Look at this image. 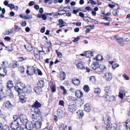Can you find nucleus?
I'll return each instance as SVG.
<instances>
[{
    "label": "nucleus",
    "instance_id": "obj_1",
    "mask_svg": "<svg viewBox=\"0 0 130 130\" xmlns=\"http://www.w3.org/2000/svg\"><path fill=\"white\" fill-rule=\"evenodd\" d=\"M26 87L25 84L22 82H20L16 84L14 87L15 90L19 93H21Z\"/></svg>",
    "mask_w": 130,
    "mask_h": 130
},
{
    "label": "nucleus",
    "instance_id": "obj_2",
    "mask_svg": "<svg viewBox=\"0 0 130 130\" xmlns=\"http://www.w3.org/2000/svg\"><path fill=\"white\" fill-rule=\"evenodd\" d=\"M41 104L38 100H36L34 104L32 105V107L34 108L33 111L34 113L39 114L41 113L40 110L39 108L41 107Z\"/></svg>",
    "mask_w": 130,
    "mask_h": 130
},
{
    "label": "nucleus",
    "instance_id": "obj_3",
    "mask_svg": "<svg viewBox=\"0 0 130 130\" xmlns=\"http://www.w3.org/2000/svg\"><path fill=\"white\" fill-rule=\"evenodd\" d=\"M27 74L29 75H32L34 73L37 74V70L34 66H30L28 67L26 71Z\"/></svg>",
    "mask_w": 130,
    "mask_h": 130
},
{
    "label": "nucleus",
    "instance_id": "obj_4",
    "mask_svg": "<svg viewBox=\"0 0 130 130\" xmlns=\"http://www.w3.org/2000/svg\"><path fill=\"white\" fill-rule=\"evenodd\" d=\"M34 113V114H32V119L33 121L36 122L40 121L42 120V116L40 114L41 113H39V114Z\"/></svg>",
    "mask_w": 130,
    "mask_h": 130
},
{
    "label": "nucleus",
    "instance_id": "obj_5",
    "mask_svg": "<svg viewBox=\"0 0 130 130\" xmlns=\"http://www.w3.org/2000/svg\"><path fill=\"white\" fill-rule=\"evenodd\" d=\"M19 126V121H13L11 123V127L13 130H16Z\"/></svg>",
    "mask_w": 130,
    "mask_h": 130
},
{
    "label": "nucleus",
    "instance_id": "obj_6",
    "mask_svg": "<svg viewBox=\"0 0 130 130\" xmlns=\"http://www.w3.org/2000/svg\"><path fill=\"white\" fill-rule=\"evenodd\" d=\"M20 120V122L23 124L26 123L28 121L26 116L23 114H21L19 117Z\"/></svg>",
    "mask_w": 130,
    "mask_h": 130
},
{
    "label": "nucleus",
    "instance_id": "obj_7",
    "mask_svg": "<svg viewBox=\"0 0 130 130\" xmlns=\"http://www.w3.org/2000/svg\"><path fill=\"white\" fill-rule=\"evenodd\" d=\"M67 126L66 125L62 124L59 126V130H67ZM72 127L71 126L69 127L68 128V130H71Z\"/></svg>",
    "mask_w": 130,
    "mask_h": 130
},
{
    "label": "nucleus",
    "instance_id": "obj_8",
    "mask_svg": "<svg viewBox=\"0 0 130 130\" xmlns=\"http://www.w3.org/2000/svg\"><path fill=\"white\" fill-rule=\"evenodd\" d=\"M69 110L71 112H73L76 110L77 108L74 104H72L69 105L68 107Z\"/></svg>",
    "mask_w": 130,
    "mask_h": 130
},
{
    "label": "nucleus",
    "instance_id": "obj_9",
    "mask_svg": "<svg viewBox=\"0 0 130 130\" xmlns=\"http://www.w3.org/2000/svg\"><path fill=\"white\" fill-rule=\"evenodd\" d=\"M111 120L110 117L108 115L104 116L103 117V121L105 124H107L109 121Z\"/></svg>",
    "mask_w": 130,
    "mask_h": 130
},
{
    "label": "nucleus",
    "instance_id": "obj_10",
    "mask_svg": "<svg viewBox=\"0 0 130 130\" xmlns=\"http://www.w3.org/2000/svg\"><path fill=\"white\" fill-rule=\"evenodd\" d=\"M36 123L35 124L34 128L37 129H38L41 127V123L40 121H36Z\"/></svg>",
    "mask_w": 130,
    "mask_h": 130
},
{
    "label": "nucleus",
    "instance_id": "obj_11",
    "mask_svg": "<svg viewBox=\"0 0 130 130\" xmlns=\"http://www.w3.org/2000/svg\"><path fill=\"white\" fill-rule=\"evenodd\" d=\"M25 125H27L26 127L28 129L32 130L34 128L33 125L31 122L28 121L26 123Z\"/></svg>",
    "mask_w": 130,
    "mask_h": 130
},
{
    "label": "nucleus",
    "instance_id": "obj_12",
    "mask_svg": "<svg viewBox=\"0 0 130 130\" xmlns=\"http://www.w3.org/2000/svg\"><path fill=\"white\" fill-rule=\"evenodd\" d=\"M73 83L75 86H77L80 84L79 79L76 78H74L72 79Z\"/></svg>",
    "mask_w": 130,
    "mask_h": 130
},
{
    "label": "nucleus",
    "instance_id": "obj_13",
    "mask_svg": "<svg viewBox=\"0 0 130 130\" xmlns=\"http://www.w3.org/2000/svg\"><path fill=\"white\" fill-rule=\"evenodd\" d=\"M116 4V5L117 6V8L116 9V10H113L112 13L114 15L118 16L119 12L117 10L118 9H119L120 7L117 4Z\"/></svg>",
    "mask_w": 130,
    "mask_h": 130
},
{
    "label": "nucleus",
    "instance_id": "obj_14",
    "mask_svg": "<svg viewBox=\"0 0 130 130\" xmlns=\"http://www.w3.org/2000/svg\"><path fill=\"white\" fill-rule=\"evenodd\" d=\"M66 77V74L64 72L61 71L60 73V78L61 80H62L65 79Z\"/></svg>",
    "mask_w": 130,
    "mask_h": 130
},
{
    "label": "nucleus",
    "instance_id": "obj_15",
    "mask_svg": "<svg viewBox=\"0 0 130 130\" xmlns=\"http://www.w3.org/2000/svg\"><path fill=\"white\" fill-rule=\"evenodd\" d=\"M112 128L114 130H120L119 126H118V124L116 123H113L111 124Z\"/></svg>",
    "mask_w": 130,
    "mask_h": 130
},
{
    "label": "nucleus",
    "instance_id": "obj_16",
    "mask_svg": "<svg viewBox=\"0 0 130 130\" xmlns=\"http://www.w3.org/2000/svg\"><path fill=\"white\" fill-rule=\"evenodd\" d=\"M75 93L76 95L78 98H80L83 96V93L80 90H78L76 91Z\"/></svg>",
    "mask_w": 130,
    "mask_h": 130
},
{
    "label": "nucleus",
    "instance_id": "obj_17",
    "mask_svg": "<svg viewBox=\"0 0 130 130\" xmlns=\"http://www.w3.org/2000/svg\"><path fill=\"white\" fill-rule=\"evenodd\" d=\"M105 78L107 80L110 81L112 78L111 74L110 73H106L105 75Z\"/></svg>",
    "mask_w": 130,
    "mask_h": 130
},
{
    "label": "nucleus",
    "instance_id": "obj_18",
    "mask_svg": "<svg viewBox=\"0 0 130 130\" xmlns=\"http://www.w3.org/2000/svg\"><path fill=\"white\" fill-rule=\"evenodd\" d=\"M91 68L94 70L97 69L99 67V63L97 62H94L91 66Z\"/></svg>",
    "mask_w": 130,
    "mask_h": 130
},
{
    "label": "nucleus",
    "instance_id": "obj_19",
    "mask_svg": "<svg viewBox=\"0 0 130 130\" xmlns=\"http://www.w3.org/2000/svg\"><path fill=\"white\" fill-rule=\"evenodd\" d=\"M6 93L7 95L9 96L11 98H13V94L11 90V89L10 88L7 89V90L6 91Z\"/></svg>",
    "mask_w": 130,
    "mask_h": 130
},
{
    "label": "nucleus",
    "instance_id": "obj_20",
    "mask_svg": "<svg viewBox=\"0 0 130 130\" xmlns=\"http://www.w3.org/2000/svg\"><path fill=\"white\" fill-rule=\"evenodd\" d=\"M20 102L22 103H24L26 101L25 97L23 95H21L19 97Z\"/></svg>",
    "mask_w": 130,
    "mask_h": 130
},
{
    "label": "nucleus",
    "instance_id": "obj_21",
    "mask_svg": "<svg viewBox=\"0 0 130 130\" xmlns=\"http://www.w3.org/2000/svg\"><path fill=\"white\" fill-rule=\"evenodd\" d=\"M6 73V70L5 68H0V74L4 77Z\"/></svg>",
    "mask_w": 130,
    "mask_h": 130
},
{
    "label": "nucleus",
    "instance_id": "obj_22",
    "mask_svg": "<svg viewBox=\"0 0 130 130\" xmlns=\"http://www.w3.org/2000/svg\"><path fill=\"white\" fill-rule=\"evenodd\" d=\"M24 92H26L27 93H31L32 91V88L31 86H28L24 90Z\"/></svg>",
    "mask_w": 130,
    "mask_h": 130
},
{
    "label": "nucleus",
    "instance_id": "obj_23",
    "mask_svg": "<svg viewBox=\"0 0 130 130\" xmlns=\"http://www.w3.org/2000/svg\"><path fill=\"white\" fill-rule=\"evenodd\" d=\"M85 56L86 57H90L93 56V52L90 51H87L85 53Z\"/></svg>",
    "mask_w": 130,
    "mask_h": 130
},
{
    "label": "nucleus",
    "instance_id": "obj_24",
    "mask_svg": "<svg viewBox=\"0 0 130 130\" xmlns=\"http://www.w3.org/2000/svg\"><path fill=\"white\" fill-rule=\"evenodd\" d=\"M104 90L107 93H110L111 92V89L110 86H107L105 87Z\"/></svg>",
    "mask_w": 130,
    "mask_h": 130
},
{
    "label": "nucleus",
    "instance_id": "obj_25",
    "mask_svg": "<svg viewBox=\"0 0 130 130\" xmlns=\"http://www.w3.org/2000/svg\"><path fill=\"white\" fill-rule=\"evenodd\" d=\"M125 95V91L122 90H121L119 92V96L121 99H122L123 96Z\"/></svg>",
    "mask_w": 130,
    "mask_h": 130
},
{
    "label": "nucleus",
    "instance_id": "obj_26",
    "mask_svg": "<svg viewBox=\"0 0 130 130\" xmlns=\"http://www.w3.org/2000/svg\"><path fill=\"white\" fill-rule=\"evenodd\" d=\"M126 130H130V120L128 119L125 122Z\"/></svg>",
    "mask_w": 130,
    "mask_h": 130
},
{
    "label": "nucleus",
    "instance_id": "obj_27",
    "mask_svg": "<svg viewBox=\"0 0 130 130\" xmlns=\"http://www.w3.org/2000/svg\"><path fill=\"white\" fill-rule=\"evenodd\" d=\"M84 109L86 111H89L91 110V107L89 104H86L84 106Z\"/></svg>",
    "mask_w": 130,
    "mask_h": 130
},
{
    "label": "nucleus",
    "instance_id": "obj_28",
    "mask_svg": "<svg viewBox=\"0 0 130 130\" xmlns=\"http://www.w3.org/2000/svg\"><path fill=\"white\" fill-rule=\"evenodd\" d=\"M34 90L35 92L38 94H39L42 91L41 87H36L35 88Z\"/></svg>",
    "mask_w": 130,
    "mask_h": 130
},
{
    "label": "nucleus",
    "instance_id": "obj_29",
    "mask_svg": "<svg viewBox=\"0 0 130 130\" xmlns=\"http://www.w3.org/2000/svg\"><path fill=\"white\" fill-rule=\"evenodd\" d=\"M76 66L77 68L80 69H85V68L84 66L82 64V63L79 62L76 65Z\"/></svg>",
    "mask_w": 130,
    "mask_h": 130
},
{
    "label": "nucleus",
    "instance_id": "obj_30",
    "mask_svg": "<svg viewBox=\"0 0 130 130\" xmlns=\"http://www.w3.org/2000/svg\"><path fill=\"white\" fill-rule=\"evenodd\" d=\"M59 24L58 25H60V27H62L65 26V24H66L65 22H63V21L62 19H60L58 21Z\"/></svg>",
    "mask_w": 130,
    "mask_h": 130
},
{
    "label": "nucleus",
    "instance_id": "obj_31",
    "mask_svg": "<svg viewBox=\"0 0 130 130\" xmlns=\"http://www.w3.org/2000/svg\"><path fill=\"white\" fill-rule=\"evenodd\" d=\"M76 113L77 114L78 116H80L81 118L84 116V113L82 110H79L76 112Z\"/></svg>",
    "mask_w": 130,
    "mask_h": 130
},
{
    "label": "nucleus",
    "instance_id": "obj_32",
    "mask_svg": "<svg viewBox=\"0 0 130 130\" xmlns=\"http://www.w3.org/2000/svg\"><path fill=\"white\" fill-rule=\"evenodd\" d=\"M10 65L11 68H14L17 67V64L16 62L13 61L10 64Z\"/></svg>",
    "mask_w": 130,
    "mask_h": 130
},
{
    "label": "nucleus",
    "instance_id": "obj_33",
    "mask_svg": "<svg viewBox=\"0 0 130 130\" xmlns=\"http://www.w3.org/2000/svg\"><path fill=\"white\" fill-rule=\"evenodd\" d=\"M6 106L7 107L10 108L13 107V105L11 104L9 101H8L6 103Z\"/></svg>",
    "mask_w": 130,
    "mask_h": 130
},
{
    "label": "nucleus",
    "instance_id": "obj_34",
    "mask_svg": "<svg viewBox=\"0 0 130 130\" xmlns=\"http://www.w3.org/2000/svg\"><path fill=\"white\" fill-rule=\"evenodd\" d=\"M24 46L27 50L28 51H31L32 49L31 46L29 44H28L27 47L25 45H24Z\"/></svg>",
    "mask_w": 130,
    "mask_h": 130
},
{
    "label": "nucleus",
    "instance_id": "obj_35",
    "mask_svg": "<svg viewBox=\"0 0 130 130\" xmlns=\"http://www.w3.org/2000/svg\"><path fill=\"white\" fill-rule=\"evenodd\" d=\"M38 85L39 86V87H43L44 85V81L42 80H39L38 83Z\"/></svg>",
    "mask_w": 130,
    "mask_h": 130
},
{
    "label": "nucleus",
    "instance_id": "obj_36",
    "mask_svg": "<svg viewBox=\"0 0 130 130\" xmlns=\"http://www.w3.org/2000/svg\"><path fill=\"white\" fill-rule=\"evenodd\" d=\"M83 89L86 92H88L90 90V88L88 86L86 85L84 86Z\"/></svg>",
    "mask_w": 130,
    "mask_h": 130
},
{
    "label": "nucleus",
    "instance_id": "obj_37",
    "mask_svg": "<svg viewBox=\"0 0 130 130\" xmlns=\"http://www.w3.org/2000/svg\"><path fill=\"white\" fill-rule=\"evenodd\" d=\"M101 92V91L99 88H97L95 89L94 90V92L97 94H99Z\"/></svg>",
    "mask_w": 130,
    "mask_h": 130
},
{
    "label": "nucleus",
    "instance_id": "obj_38",
    "mask_svg": "<svg viewBox=\"0 0 130 130\" xmlns=\"http://www.w3.org/2000/svg\"><path fill=\"white\" fill-rule=\"evenodd\" d=\"M27 125H24V124H23L21 125L20 127V130H27V128L26 127Z\"/></svg>",
    "mask_w": 130,
    "mask_h": 130
},
{
    "label": "nucleus",
    "instance_id": "obj_39",
    "mask_svg": "<svg viewBox=\"0 0 130 130\" xmlns=\"http://www.w3.org/2000/svg\"><path fill=\"white\" fill-rule=\"evenodd\" d=\"M105 127L106 130H110L112 127V126H111V124H110L108 123Z\"/></svg>",
    "mask_w": 130,
    "mask_h": 130
},
{
    "label": "nucleus",
    "instance_id": "obj_40",
    "mask_svg": "<svg viewBox=\"0 0 130 130\" xmlns=\"http://www.w3.org/2000/svg\"><path fill=\"white\" fill-rule=\"evenodd\" d=\"M56 53L58 57L59 58H61L62 56V53L59 52H58L57 50H55Z\"/></svg>",
    "mask_w": 130,
    "mask_h": 130
},
{
    "label": "nucleus",
    "instance_id": "obj_41",
    "mask_svg": "<svg viewBox=\"0 0 130 130\" xmlns=\"http://www.w3.org/2000/svg\"><path fill=\"white\" fill-rule=\"evenodd\" d=\"M13 118L14 119L13 121L16 120L17 121H19L20 120L19 117L17 115H14Z\"/></svg>",
    "mask_w": 130,
    "mask_h": 130
},
{
    "label": "nucleus",
    "instance_id": "obj_42",
    "mask_svg": "<svg viewBox=\"0 0 130 130\" xmlns=\"http://www.w3.org/2000/svg\"><path fill=\"white\" fill-rule=\"evenodd\" d=\"M99 68L102 70H104L106 69V67L103 64H100L99 66Z\"/></svg>",
    "mask_w": 130,
    "mask_h": 130
},
{
    "label": "nucleus",
    "instance_id": "obj_43",
    "mask_svg": "<svg viewBox=\"0 0 130 130\" xmlns=\"http://www.w3.org/2000/svg\"><path fill=\"white\" fill-rule=\"evenodd\" d=\"M126 38L125 40L126 41H130V34H127L126 36Z\"/></svg>",
    "mask_w": 130,
    "mask_h": 130
},
{
    "label": "nucleus",
    "instance_id": "obj_44",
    "mask_svg": "<svg viewBox=\"0 0 130 130\" xmlns=\"http://www.w3.org/2000/svg\"><path fill=\"white\" fill-rule=\"evenodd\" d=\"M60 88L61 89H62L63 90V94L64 95L66 94L67 93V91L65 89V88L62 86H60Z\"/></svg>",
    "mask_w": 130,
    "mask_h": 130
},
{
    "label": "nucleus",
    "instance_id": "obj_45",
    "mask_svg": "<svg viewBox=\"0 0 130 130\" xmlns=\"http://www.w3.org/2000/svg\"><path fill=\"white\" fill-rule=\"evenodd\" d=\"M50 87L52 89V91L53 92H55L56 90V88L55 85H53L50 86Z\"/></svg>",
    "mask_w": 130,
    "mask_h": 130
},
{
    "label": "nucleus",
    "instance_id": "obj_46",
    "mask_svg": "<svg viewBox=\"0 0 130 130\" xmlns=\"http://www.w3.org/2000/svg\"><path fill=\"white\" fill-rule=\"evenodd\" d=\"M111 3H112V4H108V6L109 7L111 8H113L115 6V5H116L115 3H114L113 2H111Z\"/></svg>",
    "mask_w": 130,
    "mask_h": 130
},
{
    "label": "nucleus",
    "instance_id": "obj_47",
    "mask_svg": "<svg viewBox=\"0 0 130 130\" xmlns=\"http://www.w3.org/2000/svg\"><path fill=\"white\" fill-rule=\"evenodd\" d=\"M115 99L114 96H110L108 101L113 102L115 101Z\"/></svg>",
    "mask_w": 130,
    "mask_h": 130
},
{
    "label": "nucleus",
    "instance_id": "obj_48",
    "mask_svg": "<svg viewBox=\"0 0 130 130\" xmlns=\"http://www.w3.org/2000/svg\"><path fill=\"white\" fill-rule=\"evenodd\" d=\"M115 99L114 96H110L108 101L113 102L115 101Z\"/></svg>",
    "mask_w": 130,
    "mask_h": 130
},
{
    "label": "nucleus",
    "instance_id": "obj_49",
    "mask_svg": "<svg viewBox=\"0 0 130 130\" xmlns=\"http://www.w3.org/2000/svg\"><path fill=\"white\" fill-rule=\"evenodd\" d=\"M2 129V130H10L9 127L7 125L4 126Z\"/></svg>",
    "mask_w": 130,
    "mask_h": 130
},
{
    "label": "nucleus",
    "instance_id": "obj_50",
    "mask_svg": "<svg viewBox=\"0 0 130 130\" xmlns=\"http://www.w3.org/2000/svg\"><path fill=\"white\" fill-rule=\"evenodd\" d=\"M47 13L45 12L44 13L42 14V18L43 20H45L46 19V17Z\"/></svg>",
    "mask_w": 130,
    "mask_h": 130
},
{
    "label": "nucleus",
    "instance_id": "obj_51",
    "mask_svg": "<svg viewBox=\"0 0 130 130\" xmlns=\"http://www.w3.org/2000/svg\"><path fill=\"white\" fill-rule=\"evenodd\" d=\"M32 18V15H24V19H30Z\"/></svg>",
    "mask_w": 130,
    "mask_h": 130
},
{
    "label": "nucleus",
    "instance_id": "obj_52",
    "mask_svg": "<svg viewBox=\"0 0 130 130\" xmlns=\"http://www.w3.org/2000/svg\"><path fill=\"white\" fill-rule=\"evenodd\" d=\"M110 96L109 95L106 94L104 95V97L106 99L107 101H108L110 98Z\"/></svg>",
    "mask_w": 130,
    "mask_h": 130
},
{
    "label": "nucleus",
    "instance_id": "obj_53",
    "mask_svg": "<svg viewBox=\"0 0 130 130\" xmlns=\"http://www.w3.org/2000/svg\"><path fill=\"white\" fill-rule=\"evenodd\" d=\"M8 6L10 7V8L11 10H12V9H14L15 6L13 4H9Z\"/></svg>",
    "mask_w": 130,
    "mask_h": 130
},
{
    "label": "nucleus",
    "instance_id": "obj_54",
    "mask_svg": "<svg viewBox=\"0 0 130 130\" xmlns=\"http://www.w3.org/2000/svg\"><path fill=\"white\" fill-rule=\"evenodd\" d=\"M123 77L126 80H129V77L126 74H124L122 75Z\"/></svg>",
    "mask_w": 130,
    "mask_h": 130
},
{
    "label": "nucleus",
    "instance_id": "obj_55",
    "mask_svg": "<svg viewBox=\"0 0 130 130\" xmlns=\"http://www.w3.org/2000/svg\"><path fill=\"white\" fill-rule=\"evenodd\" d=\"M37 70V73H38V75H41L42 74V73L40 70L38 69L37 68H36Z\"/></svg>",
    "mask_w": 130,
    "mask_h": 130
},
{
    "label": "nucleus",
    "instance_id": "obj_56",
    "mask_svg": "<svg viewBox=\"0 0 130 130\" xmlns=\"http://www.w3.org/2000/svg\"><path fill=\"white\" fill-rule=\"evenodd\" d=\"M26 58V57L24 58L23 57H20L19 58V61H23L25 60Z\"/></svg>",
    "mask_w": 130,
    "mask_h": 130
},
{
    "label": "nucleus",
    "instance_id": "obj_57",
    "mask_svg": "<svg viewBox=\"0 0 130 130\" xmlns=\"http://www.w3.org/2000/svg\"><path fill=\"white\" fill-rule=\"evenodd\" d=\"M36 53L34 52V55L35 57L37 58H39V57L40 54L39 53Z\"/></svg>",
    "mask_w": 130,
    "mask_h": 130
},
{
    "label": "nucleus",
    "instance_id": "obj_58",
    "mask_svg": "<svg viewBox=\"0 0 130 130\" xmlns=\"http://www.w3.org/2000/svg\"><path fill=\"white\" fill-rule=\"evenodd\" d=\"M119 65L117 63H115L112 66V68L113 69H115L116 68L118 67Z\"/></svg>",
    "mask_w": 130,
    "mask_h": 130
},
{
    "label": "nucleus",
    "instance_id": "obj_59",
    "mask_svg": "<svg viewBox=\"0 0 130 130\" xmlns=\"http://www.w3.org/2000/svg\"><path fill=\"white\" fill-rule=\"evenodd\" d=\"M64 103L63 101L60 100L59 102V105L63 106L64 105Z\"/></svg>",
    "mask_w": 130,
    "mask_h": 130
},
{
    "label": "nucleus",
    "instance_id": "obj_60",
    "mask_svg": "<svg viewBox=\"0 0 130 130\" xmlns=\"http://www.w3.org/2000/svg\"><path fill=\"white\" fill-rule=\"evenodd\" d=\"M2 10V13L3 14H5V13L6 11L5 8L2 9L1 7H0V11Z\"/></svg>",
    "mask_w": 130,
    "mask_h": 130
},
{
    "label": "nucleus",
    "instance_id": "obj_61",
    "mask_svg": "<svg viewBox=\"0 0 130 130\" xmlns=\"http://www.w3.org/2000/svg\"><path fill=\"white\" fill-rule=\"evenodd\" d=\"M13 85H11V84H8V83H7V86L8 88V89H11V88L13 86Z\"/></svg>",
    "mask_w": 130,
    "mask_h": 130
},
{
    "label": "nucleus",
    "instance_id": "obj_62",
    "mask_svg": "<svg viewBox=\"0 0 130 130\" xmlns=\"http://www.w3.org/2000/svg\"><path fill=\"white\" fill-rule=\"evenodd\" d=\"M60 12L58 13V15H62L65 13V11L63 10H62L60 11Z\"/></svg>",
    "mask_w": 130,
    "mask_h": 130
},
{
    "label": "nucleus",
    "instance_id": "obj_63",
    "mask_svg": "<svg viewBox=\"0 0 130 130\" xmlns=\"http://www.w3.org/2000/svg\"><path fill=\"white\" fill-rule=\"evenodd\" d=\"M90 2L93 5H94L96 4V3L93 0H89Z\"/></svg>",
    "mask_w": 130,
    "mask_h": 130
},
{
    "label": "nucleus",
    "instance_id": "obj_64",
    "mask_svg": "<svg viewBox=\"0 0 130 130\" xmlns=\"http://www.w3.org/2000/svg\"><path fill=\"white\" fill-rule=\"evenodd\" d=\"M57 112V115H60L62 113V110L61 109H58Z\"/></svg>",
    "mask_w": 130,
    "mask_h": 130
}]
</instances>
